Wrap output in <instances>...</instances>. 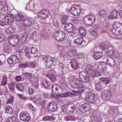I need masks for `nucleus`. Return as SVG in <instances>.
<instances>
[{"mask_svg": "<svg viewBox=\"0 0 122 122\" xmlns=\"http://www.w3.org/2000/svg\"><path fill=\"white\" fill-rule=\"evenodd\" d=\"M53 36L58 41H62L64 40L65 36V33L63 31L59 30L55 31L53 34Z\"/></svg>", "mask_w": 122, "mask_h": 122, "instance_id": "f257e3e1", "label": "nucleus"}, {"mask_svg": "<svg viewBox=\"0 0 122 122\" xmlns=\"http://www.w3.org/2000/svg\"><path fill=\"white\" fill-rule=\"evenodd\" d=\"M112 31L115 35H122V24H114L112 26Z\"/></svg>", "mask_w": 122, "mask_h": 122, "instance_id": "f03ea898", "label": "nucleus"}, {"mask_svg": "<svg viewBox=\"0 0 122 122\" xmlns=\"http://www.w3.org/2000/svg\"><path fill=\"white\" fill-rule=\"evenodd\" d=\"M81 11V8L79 5H74L71 7L70 9L71 13L75 16L79 15Z\"/></svg>", "mask_w": 122, "mask_h": 122, "instance_id": "7ed1b4c3", "label": "nucleus"}, {"mask_svg": "<svg viewBox=\"0 0 122 122\" xmlns=\"http://www.w3.org/2000/svg\"><path fill=\"white\" fill-rule=\"evenodd\" d=\"M97 97L91 92L87 93L85 96L86 101L88 102L92 103L97 99Z\"/></svg>", "mask_w": 122, "mask_h": 122, "instance_id": "20e7f679", "label": "nucleus"}, {"mask_svg": "<svg viewBox=\"0 0 122 122\" xmlns=\"http://www.w3.org/2000/svg\"><path fill=\"white\" fill-rule=\"evenodd\" d=\"M50 14L49 10L45 9H43L38 13V16L42 19H46L48 18Z\"/></svg>", "mask_w": 122, "mask_h": 122, "instance_id": "39448f33", "label": "nucleus"}, {"mask_svg": "<svg viewBox=\"0 0 122 122\" xmlns=\"http://www.w3.org/2000/svg\"><path fill=\"white\" fill-rule=\"evenodd\" d=\"M79 78L83 82H88L90 81L88 74L85 71L81 72L79 74Z\"/></svg>", "mask_w": 122, "mask_h": 122, "instance_id": "423d86ee", "label": "nucleus"}, {"mask_svg": "<svg viewBox=\"0 0 122 122\" xmlns=\"http://www.w3.org/2000/svg\"><path fill=\"white\" fill-rule=\"evenodd\" d=\"M95 19V17L94 15H91L89 16H87L85 17L83 20L84 23L85 25L88 24V25L92 24Z\"/></svg>", "mask_w": 122, "mask_h": 122, "instance_id": "0eeeda50", "label": "nucleus"}, {"mask_svg": "<svg viewBox=\"0 0 122 122\" xmlns=\"http://www.w3.org/2000/svg\"><path fill=\"white\" fill-rule=\"evenodd\" d=\"M111 95L110 90L107 89L103 91L101 93V96L103 99L107 100L110 98Z\"/></svg>", "mask_w": 122, "mask_h": 122, "instance_id": "6e6552de", "label": "nucleus"}, {"mask_svg": "<svg viewBox=\"0 0 122 122\" xmlns=\"http://www.w3.org/2000/svg\"><path fill=\"white\" fill-rule=\"evenodd\" d=\"M19 61V59L17 56L12 55L8 58L7 62L10 64H14L18 63Z\"/></svg>", "mask_w": 122, "mask_h": 122, "instance_id": "1a4fd4ad", "label": "nucleus"}, {"mask_svg": "<svg viewBox=\"0 0 122 122\" xmlns=\"http://www.w3.org/2000/svg\"><path fill=\"white\" fill-rule=\"evenodd\" d=\"M48 110L51 112H54L56 110L57 108L56 103L54 101L50 102L47 106Z\"/></svg>", "mask_w": 122, "mask_h": 122, "instance_id": "9d476101", "label": "nucleus"}, {"mask_svg": "<svg viewBox=\"0 0 122 122\" xmlns=\"http://www.w3.org/2000/svg\"><path fill=\"white\" fill-rule=\"evenodd\" d=\"M14 17L12 14L7 15L5 18V22L9 24H11L14 20Z\"/></svg>", "mask_w": 122, "mask_h": 122, "instance_id": "9b49d317", "label": "nucleus"}, {"mask_svg": "<svg viewBox=\"0 0 122 122\" xmlns=\"http://www.w3.org/2000/svg\"><path fill=\"white\" fill-rule=\"evenodd\" d=\"M64 29L70 33L74 32L73 26L71 23H67L64 25Z\"/></svg>", "mask_w": 122, "mask_h": 122, "instance_id": "f8f14e48", "label": "nucleus"}, {"mask_svg": "<svg viewBox=\"0 0 122 122\" xmlns=\"http://www.w3.org/2000/svg\"><path fill=\"white\" fill-rule=\"evenodd\" d=\"M8 12V8L6 4H3L0 3V13L3 15H5Z\"/></svg>", "mask_w": 122, "mask_h": 122, "instance_id": "ddd939ff", "label": "nucleus"}, {"mask_svg": "<svg viewBox=\"0 0 122 122\" xmlns=\"http://www.w3.org/2000/svg\"><path fill=\"white\" fill-rule=\"evenodd\" d=\"M106 51L107 56H111L113 55L114 53V48L112 46L109 45L106 46Z\"/></svg>", "mask_w": 122, "mask_h": 122, "instance_id": "4468645a", "label": "nucleus"}, {"mask_svg": "<svg viewBox=\"0 0 122 122\" xmlns=\"http://www.w3.org/2000/svg\"><path fill=\"white\" fill-rule=\"evenodd\" d=\"M20 118L21 120L24 121H29L30 119L29 116L26 114L22 113L20 115Z\"/></svg>", "mask_w": 122, "mask_h": 122, "instance_id": "2eb2a0df", "label": "nucleus"}, {"mask_svg": "<svg viewBox=\"0 0 122 122\" xmlns=\"http://www.w3.org/2000/svg\"><path fill=\"white\" fill-rule=\"evenodd\" d=\"M97 69L102 73L106 70L107 67L105 63L102 62H100L97 65Z\"/></svg>", "mask_w": 122, "mask_h": 122, "instance_id": "dca6fc26", "label": "nucleus"}, {"mask_svg": "<svg viewBox=\"0 0 122 122\" xmlns=\"http://www.w3.org/2000/svg\"><path fill=\"white\" fill-rule=\"evenodd\" d=\"M62 89L61 86L60 87L58 86L55 84L52 85L51 90L52 91L59 93L60 91H61Z\"/></svg>", "mask_w": 122, "mask_h": 122, "instance_id": "f3484780", "label": "nucleus"}, {"mask_svg": "<svg viewBox=\"0 0 122 122\" xmlns=\"http://www.w3.org/2000/svg\"><path fill=\"white\" fill-rule=\"evenodd\" d=\"M34 5L35 3L33 2H30L26 5L25 9L31 11L33 10L35 8Z\"/></svg>", "mask_w": 122, "mask_h": 122, "instance_id": "a211bd4d", "label": "nucleus"}, {"mask_svg": "<svg viewBox=\"0 0 122 122\" xmlns=\"http://www.w3.org/2000/svg\"><path fill=\"white\" fill-rule=\"evenodd\" d=\"M99 30V29L97 28L92 30L90 32L89 34L91 36L93 37H95L97 36Z\"/></svg>", "mask_w": 122, "mask_h": 122, "instance_id": "6ab92c4d", "label": "nucleus"}, {"mask_svg": "<svg viewBox=\"0 0 122 122\" xmlns=\"http://www.w3.org/2000/svg\"><path fill=\"white\" fill-rule=\"evenodd\" d=\"M106 61L107 64L111 66H113L115 64L114 59L110 57L107 58Z\"/></svg>", "mask_w": 122, "mask_h": 122, "instance_id": "aec40b11", "label": "nucleus"}, {"mask_svg": "<svg viewBox=\"0 0 122 122\" xmlns=\"http://www.w3.org/2000/svg\"><path fill=\"white\" fill-rule=\"evenodd\" d=\"M76 50L75 49H73L70 51L68 50L66 53V55L69 57H73L76 55Z\"/></svg>", "mask_w": 122, "mask_h": 122, "instance_id": "412c9836", "label": "nucleus"}, {"mask_svg": "<svg viewBox=\"0 0 122 122\" xmlns=\"http://www.w3.org/2000/svg\"><path fill=\"white\" fill-rule=\"evenodd\" d=\"M118 12L117 11L114 10L109 15L108 18L109 19H116L117 18Z\"/></svg>", "mask_w": 122, "mask_h": 122, "instance_id": "4be33fe9", "label": "nucleus"}, {"mask_svg": "<svg viewBox=\"0 0 122 122\" xmlns=\"http://www.w3.org/2000/svg\"><path fill=\"white\" fill-rule=\"evenodd\" d=\"M24 16L21 14H18L15 16V19L17 21H22L24 19Z\"/></svg>", "mask_w": 122, "mask_h": 122, "instance_id": "5701e85b", "label": "nucleus"}, {"mask_svg": "<svg viewBox=\"0 0 122 122\" xmlns=\"http://www.w3.org/2000/svg\"><path fill=\"white\" fill-rule=\"evenodd\" d=\"M32 24L31 21L28 19H25L22 23L23 25H25L26 27L28 28H30L31 27Z\"/></svg>", "mask_w": 122, "mask_h": 122, "instance_id": "b1692460", "label": "nucleus"}, {"mask_svg": "<svg viewBox=\"0 0 122 122\" xmlns=\"http://www.w3.org/2000/svg\"><path fill=\"white\" fill-rule=\"evenodd\" d=\"M71 66L72 68L75 70H76L78 69V63L76 61L73 60L71 61Z\"/></svg>", "mask_w": 122, "mask_h": 122, "instance_id": "393cba45", "label": "nucleus"}, {"mask_svg": "<svg viewBox=\"0 0 122 122\" xmlns=\"http://www.w3.org/2000/svg\"><path fill=\"white\" fill-rule=\"evenodd\" d=\"M71 87L75 89H80L82 87V84L80 83L79 81H78Z\"/></svg>", "mask_w": 122, "mask_h": 122, "instance_id": "a878e982", "label": "nucleus"}, {"mask_svg": "<svg viewBox=\"0 0 122 122\" xmlns=\"http://www.w3.org/2000/svg\"><path fill=\"white\" fill-rule=\"evenodd\" d=\"M83 38L81 37H77L74 40V42L76 44L80 45L83 41Z\"/></svg>", "mask_w": 122, "mask_h": 122, "instance_id": "bb28decb", "label": "nucleus"}, {"mask_svg": "<svg viewBox=\"0 0 122 122\" xmlns=\"http://www.w3.org/2000/svg\"><path fill=\"white\" fill-rule=\"evenodd\" d=\"M47 76L52 82H55L57 81L56 76L53 73H51L50 74L48 73L47 74Z\"/></svg>", "mask_w": 122, "mask_h": 122, "instance_id": "cd10ccee", "label": "nucleus"}, {"mask_svg": "<svg viewBox=\"0 0 122 122\" xmlns=\"http://www.w3.org/2000/svg\"><path fill=\"white\" fill-rule=\"evenodd\" d=\"M56 118L52 116H47L42 118V120L44 121H55L56 119Z\"/></svg>", "mask_w": 122, "mask_h": 122, "instance_id": "c85d7f7f", "label": "nucleus"}, {"mask_svg": "<svg viewBox=\"0 0 122 122\" xmlns=\"http://www.w3.org/2000/svg\"><path fill=\"white\" fill-rule=\"evenodd\" d=\"M49 60L47 61H45L44 64L46 67H50L53 63V60L52 57Z\"/></svg>", "mask_w": 122, "mask_h": 122, "instance_id": "c756f323", "label": "nucleus"}, {"mask_svg": "<svg viewBox=\"0 0 122 122\" xmlns=\"http://www.w3.org/2000/svg\"><path fill=\"white\" fill-rule=\"evenodd\" d=\"M99 16L101 17H103L106 15V11L104 10H102L99 11L97 12Z\"/></svg>", "mask_w": 122, "mask_h": 122, "instance_id": "7c9ffc66", "label": "nucleus"}, {"mask_svg": "<svg viewBox=\"0 0 122 122\" xmlns=\"http://www.w3.org/2000/svg\"><path fill=\"white\" fill-rule=\"evenodd\" d=\"M81 106L83 109H84L86 111L89 110L91 108V106L88 103H84L82 104Z\"/></svg>", "mask_w": 122, "mask_h": 122, "instance_id": "2f4dec72", "label": "nucleus"}, {"mask_svg": "<svg viewBox=\"0 0 122 122\" xmlns=\"http://www.w3.org/2000/svg\"><path fill=\"white\" fill-rule=\"evenodd\" d=\"M80 34L82 36H84L86 34V30L83 27H80L79 29Z\"/></svg>", "mask_w": 122, "mask_h": 122, "instance_id": "473e14b6", "label": "nucleus"}, {"mask_svg": "<svg viewBox=\"0 0 122 122\" xmlns=\"http://www.w3.org/2000/svg\"><path fill=\"white\" fill-rule=\"evenodd\" d=\"M100 80L106 84H108L111 81V79L110 78L107 77H101L100 78Z\"/></svg>", "mask_w": 122, "mask_h": 122, "instance_id": "72a5a7b5", "label": "nucleus"}, {"mask_svg": "<svg viewBox=\"0 0 122 122\" xmlns=\"http://www.w3.org/2000/svg\"><path fill=\"white\" fill-rule=\"evenodd\" d=\"M13 40L16 43H18L19 41L20 38L17 35H12Z\"/></svg>", "mask_w": 122, "mask_h": 122, "instance_id": "f704fd0d", "label": "nucleus"}, {"mask_svg": "<svg viewBox=\"0 0 122 122\" xmlns=\"http://www.w3.org/2000/svg\"><path fill=\"white\" fill-rule=\"evenodd\" d=\"M73 94L71 92H66L64 94H61L60 95V97H70Z\"/></svg>", "mask_w": 122, "mask_h": 122, "instance_id": "c9c22d12", "label": "nucleus"}, {"mask_svg": "<svg viewBox=\"0 0 122 122\" xmlns=\"http://www.w3.org/2000/svg\"><path fill=\"white\" fill-rule=\"evenodd\" d=\"M41 59L43 61H47L49 59H51V57L49 56L41 55Z\"/></svg>", "mask_w": 122, "mask_h": 122, "instance_id": "e433bc0d", "label": "nucleus"}, {"mask_svg": "<svg viewBox=\"0 0 122 122\" xmlns=\"http://www.w3.org/2000/svg\"><path fill=\"white\" fill-rule=\"evenodd\" d=\"M13 100V97L11 95H10L9 96V98L7 99V101L6 102V104H12Z\"/></svg>", "mask_w": 122, "mask_h": 122, "instance_id": "4c0bfd02", "label": "nucleus"}, {"mask_svg": "<svg viewBox=\"0 0 122 122\" xmlns=\"http://www.w3.org/2000/svg\"><path fill=\"white\" fill-rule=\"evenodd\" d=\"M102 53L100 52L96 53L94 55V58L96 60L102 57Z\"/></svg>", "mask_w": 122, "mask_h": 122, "instance_id": "58836bf2", "label": "nucleus"}, {"mask_svg": "<svg viewBox=\"0 0 122 122\" xmlns=\"http://www.w3.org/2000/svg\"><path fill=\"white\" fill-rule=\"evenodd\" d=\"M6 31L8 33H13L15 32L14 30L13 27L10 26L6 30Z\"/></svg>", "mask_w": 122, "mask_h": 122, "instance_id": "ea45409f", "label": "nucleus"}, {"mask_svg": "<svg viewBox=\"0 0 122 122\" xmlns=\"http://www.w3.org/2000/svg\"><path fill=\"white\" fill-rule=\"evenodd\" d=\"M16 88L19 91H23L24 90V87L23 85L20 83H18L16 85Z\"/></svg>", "mask_w": 122, "mask_h": 122, "instance_id": "a19ab883", "label": "nucleus"}, {"mask_svg": "<svg viewBox=\"0 0 122 122\" xmlns=\"http://www.w3.org/2000/svg\"><path fill=\"white\" fill-rule=\"evenodd\" d=\"M41 84L46 88H49L51 85L50 82L46 81H44V82H42Z\"/></svg>", "mask_w": 122, "mask_h": 122, "instance_id": "79ce46f5", "label": "nucleus"}, {"mask_svg": "<svg viewBox=\"0 0 122 122\" xmlns=\"http://www.w3.org/2000/svg\"><path fill=\"white\" fill-rule=\"evenodd\" d=\"M5 111L8 114H11L13 112V110L12 107L10 106H8L5 109Z\"/></svg>", "mask_w": 122, "mask_h": 122, "instance_id": "37998d69", "label": "nucleus"}, {"mask_svg": "<svg viewBox=\"0 0 122 122\" xmlns=\"http://www.w3.org/2000/svg\"><path fill=\"white\" fill-rule=\"evenodd\" d=\"M38 51L36 47H32L31 49L30 53L33 55H35L38 53Z\"/></svg>", "mask_w": 122, "mask_h": 122, "instance_id": "c03bdc74", "label": "nucleus"}, {"mask_svg": "<svg viewBox=\"0 0 122 122\" xmlns=\"http://www.w3.org/2000/svg\"><path fill=\"white\" fill-rule=\"evenodd\" d=\"M106 44L104 43H101L99 45L98 47L97 48H99L100 50H103L105 49H106Z\"/></svg>", "mask_w": 122, "mask_h": 122, "instance_id": "a18cd8bd", "label": "nucleus"}, {"mask_svg": "<svg viewBox=\"0 0 122 122\" xmlns=\"http://www.w3.org/2000/svg\"><path fill=\"white\" fill-rule=\"evenodd\" d=\"M22 75L25 76L26 77L30 78L32 76V75L31 73L26 72L25 73H23L22 74Z\"/></svg>", "mask_w": 122, "mask_h": 122, "instance_id": "49530a36", "label": "nucleus"}, {"mask_svg": "<svg viewBox=\"0 0 122 122\" xmlns=\"http://www.w3.org/2000/svg\"><path fill=\"white\" fill-rule=\"evenodd\" d=\"M102 87V86L100 82H98L96 84L95 89L97 91L100 90Z\"/></svg>", "mask_w": 122, "mask_h": 122, "instance_id": "de8ad7c7", "label": "nucleus"}, {"mask_svg": "<svg viewBox=\"0 0 122 122\" xmlns=\"http://www.w3.org/2000/svg\"><path fill=\"white\" fill-rule=\"evenodd\" d=\"M34 80H32V81L34 82L32 84V86L36 88H37L38 87V83L37 81V79L36 78H34Z\"/></svg>", "mask_w": 122, "mask_h": 122, "instance_id": "09e8293b", "label": "nucleus"}, {"mask_svg": "<svg viewBox=\"0 0 122 122\" xmlns=\"http://www.w3.org/2000/svg\"><path fill=\"white\" fill-rule=\"evenodd\" d=\"M94 69V67L90 64L87 65L86 66V69L87 71L90 70L91 71H92Z\"/></svg>", "mask_w": 122, "mask_h": 122, "instance_id": "8fccbe9b", "label": "nucleus"}, {"mask_svg": "<svg viewBox=\"0 0 122 122\" xmlns=\"http://www.w3.org/2000/svg\"><path fill=\"white\" fill-rule=\"evenodd\" d=\"M41 37H44V38H48L49 36L48 35L46 34V32L45 31H43L41 32Z\"/></svg>", "mask_w": 122, "mask_h": 122, "instance_id": "3c124183", "label": "nucleus"}, {"mask_svg": "<svg viewBox=\"0 0 122 122\" xmlns=\"http://www.w3.org/2000/svg\"><path fill=\"white\" fill-rule=\"evenodd\" d=\"M92 76L93 77H96L100 76V75L98 71L96 70H94L92 71Z\"/></svg>", "mask_w": 122, "mask_h": 122, "instance_id": "603ef678", "label": "nucleus"}, {"mask_svg": "<svg viewBox=\"0 0 122 122\" xmlns=\"http://www.w3.org/2000/svg\"><path fill=\"white\" fill-rule=\"evenodd\" d=\"M68 107L70 108L72 110V111H74L75 109L74 105L72 103H69L67 106Z\"/></svg>", "mask_w": 122, "mask_h": 122, "instance_id": "864d4df0", "label": "nucleus"}, {"mask_svg": "<svg viewBox=\"0 0 122 122\" xmlns=\"http://www.w3.org/2000/svg\"><path fill=\"white\" fill-rule=\"evenodd\" d=\"M5 36L4 34L0 33V42L4 41H5Z\"/></svg>", "mask_w": 122, "mask_h": 122, "instance_id": "5fc2aeb1", "label": "nucleus"}, {"mask_svg": "<svg viewBox=\"0 0 122 122\" xmlns=\"http://www.w3.org/2000/svg\"><path fill=\"white\" fill-rule=\"evenodd\" d=\"M7 122H16L15 118L13 117H11L7 120Z\"/></svg>", "mask_w": 122, "mask_h": 122, "instance_id": "6e6d98bb", "label": "nucleus"}, {"mask_svg": "<svg viewBox=\"0 0 122 122\" xmlns=\"http://www.w3.org/2000/svg\"><path fill=\"white\" fill-rule=\"evenodd\" d=\"M118 107H117L112 106L111 107L110 110L112 111V112L117 111L118 110Z\"/></svg>", "mask_w": 122, "mask_h": 122, "instance_id": "4d7b16f0", "label": "nucleus"}, {"mask_svg": "<svg viewBox=\"0 0 122 122\" xmlns=\"http://www.w3.org/2000/svg\"><path fill=\"white\" fill-rule=\"evenodd\" d=\"M7 78L6 77H4L3 78V80L1 82V84L2 85L4 86L5 85L7 84Z\"/></svg>", "mask_w": 122, "mask_h": 122, "instance_id": "13d9d810", "label": "nucleus"}, {"mask_svg": "<svg viewBox=\"0 0 122 122\" xmlns=\"http://www.w3.org/2000/svg\"><path fill=\"white\" fill-rule=\"evenodd\" d=\"M24 52L25 54V56L28 58L30 57V55L29 52V50L28 48H26L24 50Z\"/></svg>", "mask_w": 122, "mask_h": 122, "instance_id": "bf43d9fd", "label": "nucleus"}, {"mask_svg": "<svg viewBox=\"0 0 122 122\" xmlns=\"http://www.w3.org/2000/svg\"><path fill=\"white\" fill-rule=\"evenodd\" d=\"M15 85H14L12 83L9 84L8 87L9 89L12 91H14V89Z\"/></svg>", "mask_w": 122, "mask_h": 122, "instance_id": "052dcab7", "label": "nucleus"}, {"mask_svg": "<svg viewBox=\"0 0 122 122\" xmlns=\"http://www.w3.org/2000/svg\"><path fill=\"white\" fill-rule=\"evenodd\" d=\"M38 30L35 31L32 33L31 35L33 36V37H36L38 36Z\"/></svg>", "mask_w": 122, "mask_h": 122, "instance_id": "680f3d73", "label": "nucleus"}, {"mask_svg": "<svg viewBox=\"0 0 122 122\" xmlns=\"http://www.w3.org/2000/svg\"><path fill=\"white\" fill-rule=\"evenodd\" d=\"M17 94L20 99L26 100L27 99V97H25V96L24 95L21 94L19 93H18Z\"/></svg>", "mask_w": 122, "mask_h": 122, "instance_id": "e2e57ef3", "label": "nucleus"}, {"mask_svg": "<svg viewBox=\"0 0 122 122\" xmlns=\"http://www.w3.org/2000/svg\"><path fill=\"white\" fill-rule=\"evenodd\" d=\"M21 66L22 68L30 67L29 64L27 62L23 63L21 64Z\"/></svg>", "mask_w": 122, "mask_h": 122, "instance_id": "0e129e2a", "label": "nucleus"}, {"mask_svg": "<svg viewBox=\"0 0 122 122\" xmlns=\"http://www.w3.org/2000/svg\"><path fill=\"white\" fill-rule=\"evenodd\" d=\"M29 65L30 67H35L36 66V64L35 62H34L31 61L30 62Z\"/></svg>", "mask_w": 122, "mask_h": 122, "instance_id": "69168bd1", "label": "nucleus"}, {"mask_svg": "<svg viewBox=\"0 0 122 122\" xmlns=\"http://www.w3.org/2000/svg\"><path fill=\"white\" fill-rule=\"evenodd\" d=\"M41 2L40 0H38L37 1L36 3H35V8L36 7H38L40 5Z\"/></svg>", "mask_w": 122, "mask_h": 122, "instance_id": "338daca9", "label": "nucleus"}, {"mask_svg": "<svg viewBox=\"0 0 122 122\" xmlns=\"http://www.w3.org/2000/svg\"><path fill=\"white\" fill-rule=\"evenodd\" d=\"M27 91L29 94H32L33 93L34 90L33 89L30 88L27 90Z\"/></svg>", "mask_w": 122, "mask_h": 122, "instance_id": "774afa93", "label": "nucleus"}]
</instances>
